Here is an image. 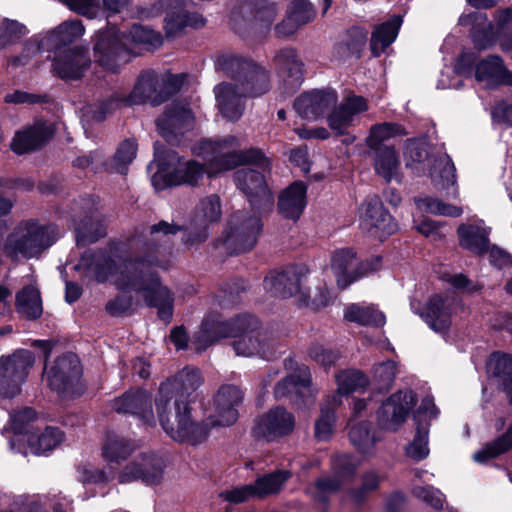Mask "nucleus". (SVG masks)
<instances>
[{
    "instance_id": "1",
    "label": "nucleus",
    "mask_w": 512,
    "mask_h": 512,
    "mask_svg": "<svg viewBox=\"0 0 512 512\" xmlns=\"http://www.w3.org/2000/svg\"><path fill=\"white\" fill-rule=\"evenodd\" d=\"M201 384L200 369L186 366L159 386L155 398L158 420L176 442L201 444L209 436L211 425L231 426L238 419L237 407L243 401V392L235 385H222L214 398L217 419L206 422L196 409L203 406L197 394Z\"/></svg>"
},
{
    "instance_id": "2",
    "label": "nucleus",
    "mask_w": 512,
    "mask_h": 512,
    "mask_svg": "<svg viewBox=\"0 0 512 512\" xmlns=\"http://www.w3.org/2000/svg\"><path fill=\"white\" fill-rule=\"evenodd\" d=\"M234 183L247 198L254 214L245 210L233 212L227 222L221 243L229 256L251 251L263 230L262 215L273 211L274 194L268 187L262 172L254 169H239L233 175ZM219 244H216L218 247Z\"/></svg>"
},
{
    "instance_id": "3",
    "label": "nucleus",
    "mask_w": 512,
    "mask_h": 512,
    "mask_svg": "<svg viewBox=\"0 0 512 512\" xmlns=\"http://www.w3.org/2000/svg\"><path fill=\"white\" fill-rule=\"evenodd\" d=\"M163 44V37L141 24H133L128 31L117 27L100 30L95 35L93 53L95 62L105 71L116 73L121 65L130 61L138 53L134 49L140 45L158 48Z\"/></svg>"
},
{
    "instance_id": "4",
    "label": "nucleus",
    "mask_w": 512,
    "mask_h": 512,
    "mask_svg": "<svg viewBox=\"0 0 512 512\" xmlns=\"http://www.w3.org/2000/svg\"><path fill=\"white\" fill-rule=\"evenodd\" d=\"M153 147L154 158L147 169L150 171L153 167L156 168L152 176L155 187L168 188L182 184L196 186L207 173L205 165L196 160H189L184 166L177 167L178 153L159 141H156Z\"/></svg>"
},
{
    "instance_id": "5",
    "label": "nucleus",
    "mask_w": 512,
    "mask_h": 512,
    "mask_svg": "<svg viewBox=\"0 0 512 512\" xmlns=\"http://www.w3.org/2000/svg\"><path fill=\"white\" fill-rule=\"evenodd\" d=\"M215 67L234 81L244 97H259L271 89L270 71L252 58L223 54L217 58Z\"/></svg>"
},
{
    "instance_id": "6",
    "label": "nucleus",
    "mask_w": 512,
    "mask_h": 512,
    "mask_svg": "<svg viewBox=\"0 0 512 512\" xmlns=\"http://www.w3.org/2000/svg\"><path fill=\"white\" fill-rule=\"evenodd\" d=\"M59 229L54 223L40 224L37 219H29L25 233L19 237L8 236L4 245L10 256L21 255L26 259L37 258L58 240Z\"/></svg>"
},
{
    "instance_id": "7",
    "label": "nucleus",
    "mask_w": 512,
    "mask_h": 512,
    "mask_svg": "<svg viewBox=\"0 0 512 512\" xmlns=\"http://www.w3.org/2000/svg\"><path fill=\"white\" fill-rule=\"evenodd\" d=\"M278 13L270 0H240L231 10L230 26L241 37L253 28L270 29Z\"/></svg>"
},
{
    "instance_id": "8",
    "label": "nucleus",
    "mask_w": 512,
    "mask_h": 512,
    "mask_svg": "<svg viewBox=\"0 0 512 512\" xmlns=\"http://www.w3.org/2000/svg\"><path fill=\"white\" fill-rule=\"evenodd\" d=\"M82 375L79 357L75 353H64L54 360L47 371V384L61 398H74L83 393L79 386Z\"/></svg>"
},
{
    "instance_id": "9",
    "label": "nucleus",
    "mask_w": 512,
    "mask_h": 512,
    "mask_svg": "<svg viewBox=\"0 0 512 512\" xmlns=\"http://www.w3.org/2000/svg\"><path fill=\"white\" fill-rule=\"evenodd\" d=\"M35 363L32 351L17 349L0 357V397L12 399L21 392L30 369Z\"/></svg>"
},
{
    "instance_id": "10",
    "label": "nucleus",
    "mask_w": 512,
    "mask_h": 512,
    "mask_svg": "<svg viewBox=\"0 0 512 512\" xmlns=\"http://www.w3.org/2000/svg\"><path fill=\"white\" fill-rule=\"evenodd\" d=\"M159 263V258L152 254L125 258L114 282L115 287L120 292L142 293L151 279L159 275L153 269L159 266Z\"/></svg>"
},
{
    "instance_id": "11",
    "label": "nucleus",
    "mask_w": 512,
    "mask_h": 512,
    "mask_svg": "<svg viewBox=\"0 0 512 512\" xmlns=\"http://www.w3.org/2000/svg\"><path fill=\"white\" fill-rule=\"evenodd\" d=\"M309 273L304 263H295L272 272L264 278V288L272 296L287 299L299 295V305H308L309 289L302 287V279Z\"/></svg>"
},
{
    "instance_id": "12",
    "label": "nucleus",
    "mask_w": 512,
    "mask_h": 512,
    "mask_svg": "<svg viewBox=\"0 0 512 512\" xmlns=\"http://www.w3.org/2000/svg\"><path fill=\"white\" fill-rule=\"evenodd\" d=\"M194 115L190 108L173 102L156 119V127L160 136L175 147L187 145V133L194 128Z\"/></svg>"
},
{
    "instance_id": "13",
    "label": "nucleus",
    "mask_w": 512,
    "mask_h": 512,
    "mask_svg": "<svg viewBox=\"0 0 512 512\" xmlns=\"http://www.w3.org/2000/svg\"><path fill=\"white\" fill-rule=\"evenodd\" d=\"M295 425L294 414L284 406L277 405L254 419L251 436L255 441L276 442L290 436Z\"/></svg>"
},
{
    "instance_id": "14",
    "label": "nucleus",
    "mask_w": 512,
    "mask_h": 512,
    "mask_svg": "<svg viewBox=\"0 0 512 512\" xmlns=\"http://www.w3.org/2000/svg\"><path fill=\"white\" fill-rule=\"evenodd\" d=\"M273 64L281 93L290 97L298 92L304 83L306 69L297 49L293 47L279 49L273 57Z\"/></svg>"
},
{
    "instance_id": "15",
    "label": "nucleus",
    "mask_w": 512,
    "mask_h": 512,
    "mask_svg": "<svg viewBox=\"0 0 512 512\" xmlns=\"http://www.w3.org/2000/svg\"><path fill=\"white\" fill-rule=\"evenodd\" d=\"M363 207L364 213L360 217V227L369 237L383 242L398 230L396 220L384 207L379 196H368Z\"/></svg>"
},
{
    "instance_id": "16",
    "label": "nucleus",
    "mask_w": 512,
    "mask_h": 512,
    "mask_svg": "<svg viewBox=\"0 0 512 512\" xmlns=\"http://www.w3.org/2000/svg\"><path fill=\"white\" fill-rule=\"evenodd\" d=\"M356 257L351 248L337 251L332 259V265L337 270V286L340 290L347 289L354 282L381 270L383 258L380 255L372 256L357 264L355 269L348 270L349 264Z\"/></svg>"
},
{
    "instance_id": "17",
    "label": "nucleus",
    "mask_w": 512,
    "mask_h": 512,
    "mask_svg": "<svg viewBox=\"0 0 512 512\" xmlns=\"http://www.w3.org/2000/svg\"><path fill=\"white\" fill-rule=\"evenodd\" d=\"M249 317H232L224 321H216L204 319L201 324V329L193 336L192 344L196 352H203L208 347L221 339L230 336L239 335L243 331V327H250L255 322H249Z\"/></svg>"
},
{
    "instance_id": "18",
    "label": "nucleus",
    "mask_w": 512,
    "mask_h": 512,
    "mask_svg": "<svg viewBox=\"0 0 512 512\" xmlns=\"http://www.w3.org/2000/svg\"><path fill=\"white\" fill-rule=\"evenodd\" d=\"M471 39L474 48L481 51L494 46L499 41L503 52L512 50V7H507L499 11L497 18V30H494L492 24L487 27H473L471 30Z\"/></svg>"
},
{
    "instance_id": "19",
    "label": "nucleus",
    "mask_w": 512,
    "mask_h": 512,
    "mask_svg": "<svg viewBox=\"0 0 512 512\" xmlns=\"http://www.w3.org/2000/svg\"><path fill=\"white\" fill-rule=\"evenodd\" d=\"M236 138L227 136L219 140L202 139L198 144V155L213 157L208 161L207 174L209 177L213 175L233 170L241 166L239 150H233L221 153V150L234 145Z\"/></svg>"
},
{
    "instance_id": "20",
    "label": "nucleus",
    "mask_w": 512,
    "mask_h": 512,
    "mask_svg": "<svg viewBox=\"0 0 512 512\" xmlns=\"http://www.w3.org/2000/svg\"><path fill=\"white\" fill-rule=\"evenodd\" d=\"M416 404L417 395L412 390L391 394L377 410L379 426L382 429L397 431Z\"/></svg>"
},
{
    "instance_id": "21",
    "label": "nucleus",
    "mask_w": 512,
    "mask_h": 512,
    "mask_svg": "<svg viewBox=\"0 0 512 512\" xmlns=\"http://www.w3.org/2000/svg\"><path fill=\"white\" fill-rule=\"evenodd\" d=\"M221 214V203L218 195L212 194L201 200L191 219L184 243L194 245L205 242L209 235L210 225L219 221Z\"/></svg>"
},
{
    "instance_id": "22",
    "label": "nucleus",
    "mask_w": 512,
    "mask_h": 512,
    "mask_svg": "<svg viewBox=\"0 0 512 512\" xmlns=\"http://www.w3.org/2000/svg\"><path fill=\"white\" fill-rule=\"evenodd\" d=\"M57 52L52 67L62 80L81 79L91 65L89 50L83 45H73Z\"/></svg>"
},
{
    "instance_id": "23",
    "label": "nucleus",
    "mask_w": 512,
    "mask_h": 512,
    "mask_svg": "<svg viewBox=\"0 0 512 512\" xmlns=\"http://www.w3.org/2000/svg\"><path fill=\"white\" fill-rule=\"evenodd\" d=\"M337 101L338 94L334 89H312L301 93L293 106L301 118L317 120L329 113Z\"/></svg>"
},
{
    "instance_id": "24",
    "label": "nucleus",
    "mask_w": 512,
    "mask_h": 512,
    "mask_svg": "<svg viewBox=\"0 0 512 512\" xmlns=\"http://www.w3.org/2000/svg\"><path fill=\"white\" fill-rule=\"evenodd\" d=\"M112 409L119 414L136 416L145 425L155 424L152 395L145 389H129L113 400Z\"/></svg>"
},
{
    "instance_id": "25",
    "label": "nucleus",
    "mask_w": 512,
    "mask_h": 512,
    "mask_svg": "<svg viewBox=\"0 0 512 512\" xmlns=\"http://www.w3.org/2000/svg\"><path fill=\"white\" fill-rule=\"evenodd\" d=\"M166 465L162 457L154 452L142 453L141 462L128 465L120 482L141 480L146 485H158L163 479Z\"/></svg>"
},
{
    "instance_id": "26",
    "label": "nucleus",
    "mask_w": 512,
    "mask_h": 512,
    "mask_svg": "<svg viewBox=\"0 0 512 512\" xmlns=\"http://www.w3.org/2000/svg\"><path fill=\"white\" fill-rule=\"evenodd\" d=\"M287 369H294V372L280 380L274 387L276 398H299L304 403L305 394L302 389L309 390L312 385L310 369L306 365H298L292 358L285 360Z\"/></svg>"
},
{
    "instance_id": "27",
    "label": "nucleus",
    "mask_w": 512,
    "mask_h": 512,
    "mask_svg": "<svg viewBox=\"0 0 512 512\" xmlns=\"http://www.w3.org/2000/svg\"><path fill=\"white\" fill-rule=\"evenodd\" d=\"M307 184L302 180L290 183L278 195L277 212L286 219L296 223L307 206Z\"/></svg>"
},
{
    "instance_id": "28",
    "label": "nucleus",
    "mask_w": 512,
    "mask_h": 512,
    "mask_svg": "<svg viewBox=\"0 0 512 512\" xmlns=\"http://www.w3.org/2000/svg\"><path fill=\"white\" fill-rule=\"evenodd\" d=\"M54 136V130L45 122H36L22 131H17L10 143V149L17 155L41 150Z\"/></svg>"
},
{
    "instance_id": "29",
    "label": "nucleus",
    "mask_w": 512,
    "mask_h": 512,
    "mask_svg": "<svg viewBox=\"0 0 512 512\" xmlns=\"http://www.w3.org/2000/svg\"><path fill=\"white\" fill-rule=\"evenodd\" d=\"M452 302L447 295L435 293L428 298L420 313L425 323L435 332H447L451 325Z\"/></svg>"
},
{
    "instance_id": "30",
    "label": "nucleus",
    "mask_w": 512,
    "mask_h": 512,
    "mask_svg": "<svg viewBox=\"0 0 512 512\" xmlns=\"http://www.w3.org/2000/svg\"><path fill=\"white\" fill-rule=\"evenodd\" d=\"M85 270L93 272L98 283H106L109 278L119 273V265L106 248L86 249L80 257Z\"/></svg>"
},
{
    "instance_id": "31",
    "label": "nucleus",
    "mask_w": 512,
    "mask_h": 512,
    "mask_svg": "<svg viewBox=\"0 0 512 512\" xmlns=\"http://www.w3.org/2000/svg\"><path fill=\"white\" fill-rule=\"evenodd\" d=\"M160 86L158 76L153 70L140 72L137 81L129 95L125 96V106L151 103L153 106L161 105Z\"/></svg>"
},
{
    "instance_id": "32",
    "label": "nucleus",
    "mask_w": 512,
    "mask_h": 512,
    "mask_svg": "<svg viewBox=\"0 0 512 512\" xmlns=\"http://www.w3.org/2000/svg\"><path fill=\"white\" fill-rule=\"evenodd\" d=\"M144 293L148 307L157 309L158 318L168 324L173 318L174 298L168 287L163 286L160 276L151 279Z\"/></svg>"
},
{
    "instance_id": "33",
    "label": "nucleus",
    "mask_w": 512,
    "mask_h": 512,
    "mask_svg": "<svg viewBox=\"0 0 512 512\" xmlns=\"http://www.w3.org/2000/svg\"><path fill=\"white\" fill-rule=\"evenodd\" d=\"M249 317L251 321L255 322L251 327H243V331L239 332V335L230 336L229 338H234L233 348L237 355L241 356H252V355H260L262 358L269 359L267 352L265 350V343H263L257 331L261 328V322L259 319L248 313H241L236 315L235 317Z\"/></svg>"
},
{
    "instance_id": "34",
    "label": "nucleus",
    "mask_w": 512,
    "mask_h": 512,
    "mask_svg": "<svg viewBox=\"0 0 512 512\" xmlns=\"http://www.w3.org/2000/svg\"><path fill=\"white\" fill-rule=\"evenodd\" d=\"M488 372L497 382L499 391L506 395L512 406V354L504 351H493L487 358Z\"/></svg>"
},
{
    "instance_id": "35",
    "label": "nucleus",
    "mask_w": 512,
    "mask_h": 512,
    "mask_svg": "<svg viewBox=\"0 0 512 512\" xmlns=\"http://www.w3.org/2000/svg\"><path fill=\"white\" fill-rule=\"evenodd\" d=\"M474 75L479 82L488 81L498 85H512V73L505 67L503 59L498 55H489L479 61Z\"/></svg>"
},
{
    "instance_id": "36",
    "label": "nucleus",
    "mask_w": 512,
    "mask_h": 512,
    "mask_svg": "<svg viewBox=\"0 0 512 512\" xmlns=\"http://www.w3.org/2000/svg\"><path fill=\"white\" fill-rule=\"evenodd\" d=\"M403 19L394 14L387 21L374 27L370 39V51L373 57H379L397 38Z\"/></svg>"
},
{
    "instance_id": "37",
    "label": "nucleus",
    "mask_w": 512,
    "mask_h": 512,
    "mask_svg": "<svg viewBox=\"0 0 512 512\" xmlns=\"http://www.w3.org/2000/svg\"><path fill=\"white\" fill-rule=\"evenodd\" d=\"M373 167L377 175L382 177L387 183L393 179L400 182V160L394 145L380 149H372Z\"/></svg>"
},
{
    "instance_id": "38",
    "label": "nucleus",
    "mask_w": 512,
    "mask_h": 512,
    "mask_svg": "<svg viewBox=\"0 0 512 512\" xmlns=\"http://www.w3.org/2000/svg\"><path fill=\"white\" fill-rule=\"evenodd\" d=\"M216 99L222 115L230 121H237L244 111L241 92L234 85L223 83L215 89Z\"/></svg>"
},
{
    "instance_id": "39",
    "label": "nucleus",
    "mask_w": 512,
    "mask_h": 512,
    "mask_svg": "<svg viewBox=\"0 0 512 512\" xmlns=\"http://www.w3.org/2000/svg\"><path fill=\"white\" fill-rule=\"evenodd\" d=\"M76 244L85 247L107 236V224L104 217L85 215L75 228Z\"/></svg>"
},
{
    "instance_id": "40",
    "label": "nucleus",
    "mask_w": 512,
    "mask_h": 512,
    "mask_svg": "<svg viewBox=\"0 0 512 512\" xmlns=\"http://www.w3.org/2000/svg\"><path fill=\"white\" fill-rule=\"evenodd\" d=\"M206 20L197 12H189L187 10H178L167 13L164 18V30L167 38H175L186 27L194 29L201 28L205 25Z\"/></svg>"
},
{
    "instance_id": "41",
    "label": "nucleus",
    "mask_w": 512,
    "mask_h": 512,
    "mask_svg": "<svg viewBox=\"0 0 512 512\" xmlns=\"http://www.w3.org/2000/svg\"><path fill=\"white\" fill-rule=\"evenodd\" d=\"M15 307L27 320H38L43 313L40 291L32 285L24 286L16 293Z\"/></svg>"
},
{
    "instance_id": "42",
    "label": "nucleus",
    "mask_w": 512,
    "mask_h": 512,
    "mask_svg": "<svg viewBox=\"0 0 512 512\" xmlns=\"http://www.w3.org/2000/svg\"><path fill=\"white\" fill-rule=\"evenodd\" d=\"M459 245L474 254L483 255L489 251V237L485 230L472 225L460 224L457 228Z\"/></svg>"
},
{
    "instance_id": "43",
    "label": "nucleus",
    "mask_w": 512,
    "mask_h": 512,
    "mask_svg": "<svg viewBox=\"0 0 512 512\" xmlns=\"http://www.w3.org/2000/svg\"><path fill=\"white\" fill-rule=\"evenodd\" d=\"M85 32L84 25L81 20H70L60 24L48 36L47 41L50 42L49 49L60 51L68 47L82 37Z\"/></svg>"
},
{
    "instance_id": "44",
    "label": "nucleus",
    "mask_w": 512,
    "mask_h": 512,
    "mask_svg": "<svg viewBox=\"0 0 512 512\" xmlns=\"http://www.w3.org/2000/svg\"><path fill=\"white\" fill-rule=\"evenodd\" d=\"M512 450V422L506 431L492 441L487 442L484 446L473 454L474 461L485 464L489 460L497 459L500 456Z\"/></svg>"
},
{
    "instance_id": "45",
    "label": "nucleus",
    "mask_w": 512,
    "mask_h": 512,
    "mask_svg": "<svg viewBox=\"0 0 512 512\" xmlns=\"http://www.w3.org/2000/svg\"><path fill=\"white\" fill-rule=\"evenodd\" d=\"M344 319L361 326L375 328L383 327L386 323V316L382 311L372 306L362 307L356 303H352L345 308Z\"/></svg>"
},
{
    "instance_id": "46",
    "label": "nucleus",
    "mask_w": 512,
    "mask_h": 512,
    "mask_svg": "<svg viewBox=\"0 0 512 512\" xmlns=\"http://www.w3.org/2000/svg\"><path fill=\"white\" fill-rule=\"evenodd\" d=\"M407 134L408 132L402 124L396 122L376 123L369 130L366 145L370 150L391 147V145H385L384 142L396 136H406Z\"/></svg>"
},
{
    "instance_id": "47",
    "label": "nucleus",
    "mask_w": 512,
    "mask_h": 512,
    "mask_svg": "<svg viewBox=\"0 0 512 512\" xmlns=\"http://www.w3.org/2000/svg\"><path fill=\"white\" fill-rule=\"evenodd\" d=\"M138 144L134 138L123 140L113 157L104 162L105 169L115 171L119 174H126L128 166L136 157Z\"/></svg>"
},
{
    "instance_id": "48",
    "label": "nucleus",
    "mask_w": 512,
    "mask_h": 512,
    "mask_svg": "<svg viewBox=\"0 0 512 512\" xmlns=\"http://www.w3.org/2000/svg\"><path fill=\"white\" fill-rule=\"evenodd\" d=\"M247 281L242 278H232L224 281L217 292V300L222 308H230L242 301L247 292Z\"/></svg>"
},
{
    "instance_id": "49",
    "label": "nucleus",
    "mask_w": 512,
    "mask_h": 512,
    "mask_svg": "<svg viewBox=\"0 0 512 512\" xmlns=\"http://www.w3.org/2000/svg\"><path fill=\"white\" fill-rule=\"evenodd\" d=\"M287 479L288 472L282 470L257 477L253 484L256 498L263 499L268 495L278 494Z\"/></svg>"
},
{
    "instance_id": "50",
    "label": "nucleus",
    "mask_w": 512,
    "mask_h": 512,
    "mask_svg": "<svg viewBox=\"0 0 512 512\" xmlns=\"http://www.w3.org/2000/svg\"><path fill=\"white\" fill-rule=\"evenodd\" d=\"M351 444L359 453L365 454L374 446L377 441L373 433V424L370 421H360L349 430Z\"/></svg>"
},
{
    "instance_id": "51",
    "label": "nucleus",
    "mask_w": 512,
    "mask_h": 512,
    "mask_svg": "<svg viewBox=\"0 0 512 512\" xmlns=\"http://www.w3.org/2000/svg\"><path fill=\"white\" fill-rule=\"evenodd\" d=\"M63 439L64 432L60 428L47 426L35 441L29 439V444L35 455H42L55 449Z\"/></svg>"
},
{
    "instance_id": "52",
    "label": "nucleus",
    "mask_w": 512,
    "mask_h": 512,
    "mask_svg": "<svg viewBox=\"0 0 512 512\" xmlns=\"http://www.w3.org/2000/svg\"><path fill=\"white\" fill-rule=\"evenodd\" d=\"M338 393L349 395L358 389H364L369 385L368 376L360 370H345L337 375Z\"/></svg>"
},
{
    "instance_id": "53",
    "label": "nucleus",
    "mask_w": 512,
    "mask_h": 512,
    "mask_svg": "<svg viewBox=\"0 0 512 512\" xmlns=\"http://www.w3.org/2000/svg\"><path fill=\"white\" fill-rule=\"evenodd\" d=\"M28 32L24 24L5 18L0 25V49L19 43Z\"/></svg>"
},
{
    "instance_id": "54",
    "label": "nucleus",
    "mask_w": 512,
    "mask_h": 512,
    "mask_svg": "<svg viewBox=\"0 0 512 512\" xmlns=\"http://www.w3.org/2000/svg\"><path fill=\"white\" fill-rule=\"evenodd\" d=\"M403 155L407 168H411L415 164L423 163L429 156L426 142L416 137L408 138L405 141Z\"/></svg>"
},
{
    "instance_id": "55",
    "label": "nucleus",
    "mask_w": 512,
    "mask_h": 512,
    "mask_svg": "<svg viewBox=\"0 0 512 512\" xmlns=\"http://www.w3.org/2000/svg\"><path fill=\"white\" fill-rule=\"evenodd\" d=\"M125 96L120 97L117 94L96 101L91 108V118L95 122H103L107 116L121 107L125 106Z\"/></svg>"
},
{
    "instance_id": "56",
    "label": "nucleus",
    "mask_w": 512,
    "mask_h": 512,
    "mask_svg": "<svg viewBox=\"0 0 512 512\" xmlns=\"http://www.w3.org/2000/svg\"><path fill=\"white\" fill-rule=\"evenodd\" d=\"M336 414L329 406L322 407L320 416L315 421L314 436L318 441H328L334 431Z\"/></svg>"
},
{
    "instance_id": "57",
    "label": "nucleus",
    "mask_w": 512,
    "mask_h": 512,
    "mask_svg": "<svg viewBox=\"0 0 512 512\" xmlns=\"http://www.w3.org/2000/svg\"><path fill=\"white\" fill-rule=\"evenodd\" d=\"M406 454L414 461H422L429 455L428 431L422 428V424L416 425V433L413 441L406 448Z\"/></svg>"
},
{
    "instance_id": "58",
    "label": "nucleus",
    "mask_w": 512,
    "mask_h": 512,
    "mask_svg": "<svg viewBox=\"0 0 512 512\" xmlns=\"http://www.w3.org/2000/svg\"><path fill=\"white\" fill-rule=\"evenodd\" d=\"M131 453V449L122 439H108L103 446V458L109 463L120 464L125 461Z\"/></svg>"
},
{
    "instance_id": "59",
    "label": "nucleus",
    "mask_w": 512,
    "mask_h": 512,
    "mask_svg": "<svg viewBox=\"0 0 512 512\" xmlns=\"http://www.w3.org/2000/svg\"><path fill=\"white\" fill-rule=\"evenodd\" d=\"M396 363L393 360H387L379 363L373 368V379L378 384V389L389 390L395 380Z\"/></svg>"
},
{
    "instance_id": "60",
    "label": "nucleus",
    "mask_w": 512,
    "mask_h": 512,
    "mask_svg": "<svg viewBox=\"0 0 512 512\" xmlns=\"http://www.w3.org/2000/svg\"><path fill=\"white\" fill-rule=\"evenodd\" d=\"M412 494L414 497L423 501L434 510H443L445 495L439 489L431 485L417 486L413 488Z\"/></svg>"
},
{
    "instance_id": "61",
    "label": "nucleus",
    "mask_w": 512,
    "mask_h": 512,
    "mask_svg": "<svg viewBox=\"0 0 512 512\" xmlns=\"http://www.w3.org/2000/svg\"><path fill=\"white\" fill-rule=\"evenodd\" d=\"M241 159V166L254 165L260 168L263 172H270L272 170V160L267 157L264 151L260 148L251 147L245 150H239Z\"/></svg>"
},
{
    "instance_id": "62",
    "label": "nucleus",
    "mask_w": 512,
    "mask_h": 512,
    "mask_svg": "<svg viewBox=\"0 0 512 512\" xmlns=\"http://www.w3.org/2000/svg\"><path fill=\"white\" fill-rule=\"evenodd\" d=\"M287 14L298 25H306L315 18V9L308 0H293L287 9Z\"/></svg>"
},
{
    "instance_id": "63",
    "label": "nucleus",
    "mask_w": 512,
    "mask_h": 512,
    "mask_svg": "<svg viewBox=\"0 0 512 512\" xmlns=\"http://www.w3.org/2000/svg\"><path fill=\"white\" fill-rule=\"evenodd\" d=\"M37 419V412L32 407H24L11 414V429L16 435H24L29 432V426Z\"/></svg>"
},
{
    "instance_id": "64",
    "label": "nucleus",
    "mask_w": 512,
    "mask_h": 512,
    "mask_svg": "<svg viewBox=\"0 0 512 512\" xmlns=\"http://www.w3.org/2000/svg\"><path fill=\"white\" fill-rule=\"evenodd\" d=\"M309 357L317 364L324 368H330L335 365L340 358V354L337 350L326 348L324 345L314 343L308 348Z\"/></svg>"
}]
</instances>
